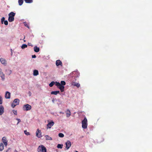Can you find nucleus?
Wrapping results in <instances>:
<instances>
[{
    "label": "nucleus",
    "instance_id": "5701e85b",
    "mask_svg": "<svg viewBox=\"0 0 152 152\" xmlns=\"http://www.w3.org/2000/svg\"><path fill=\"white\" fill-rule=\"evenodd\" d=\"M7 74L8 75H10L12 73V71L10 69H8L6 70Z\"/></svg>",
    "mask_w": 152,
    "mask_h": 152
},
{
    "label": "nucleus",
    "instance_id": "dca6fc26",
    "mask_svg": "<svg viewBox=\"0 0 152 152\" xmlns=\"http://www.w3.org/2000/svg\"><path fill=\"white\" fill-rule=\"evenodd\" d=\"M13 102L16 105H18L19 102V100L18 99H15L14 100Z\"/></svg>",
    "mask_w": 152,
    "mask_h": 152
},
{
    "label": "nucleus",
    "instance_id": "473e14b6",
    "mask_svg": "<svg viewBox=\"0 0 152 152\" xmlns=\"http://www.w3.org/2000/svg\"><path fill=\"white\" fill-rule=\"evenodd\" d=\"M2 103V98L1 96H0V104Z\"/></svg>",
    "mask_w": 152,
    "mask_h": 152
},
{
    "label": "nucleus",
    "instance_id": "4be33fe9",
    "mask_svg": "<svg viewBox=\"0 0 152 152\" xmlns=\"http://www.w3.org/2000/svg\"><path fill=\"white\" fill-rule=\"evenodd\" d=\"M59 93V91H53L51 92V94H52L56 95L57 94Z\"/></svg>",
    "mask_w": 152,
    "mask_h": 152
},
{
    "label": "nucleus",
    "instance_id": "6e6552de",
    "mask_svg": "<svg viewBox=\"0 0 152 152\" xmlns=\"http://www.w3.org/2000/svg\"><path fill=\"white\" fill-rule=\"evenodd\" d=\"M74 80H72L71 83V85L74 86H76L77 88H79L80 86V85L78 83H77L74 81Z\"/></svg>",
    "mask_w": 152,
    "mask_h": 152
},
{
    "label": "nucleus",
    "instance_id": "58836bf2",
    "mask_svg": "<svg viewBox=\"0 0 152 152\" xmlns=\"http://www.w3.org/2000/svg\"><path fill=\"white\" fill-rule=\"evenodd\" d=\"M32 57L33 58H35L36 57V56L35 55H32Z\"/></svg>",
    "mask_w": 152,
    "mask_h": 152
},
{
    "label": "nucleus",
    "instance_id": "4c0bfd02",
    "mask_svg": "<svg viewBox=\"0 0 152 152\" xmlns=\"http://www.w3.org/2000/svg\"><path fill=\"white\" fill-rule=\"evenodd\" d=\"M24 25L25 26L27 27L28 28H29L28 26L26 23H25L24 24Z\"/></svg>",
    "mask_w": 152,
    "mask_h": 152
},
{
    "label": "nucleus",
    "instance_id": "c03bdc74",
    "mask_svg": "<svg viewBox=\"0 0 152 152\" xmlns=\"http://www.w3.org/2000/svg\"><path fill=\"white\" fill-rule=\"evenodd\" d=\"M23 41L24 42H26V40H23Z\"/></svg>",
    "mask_w": 152,
    "mask_h": 152
},
{
    "label": "nucleus",
    "instance_id": "f8f14e48",
    "mask_svg": "<svg viewBox=\"0 0 152 152\" xmlns=\"http://www.w3.org/2000/svg\"><path fill=\"white\" fill-rule=\"evenodd\" d=\"M5 97L6 99H10V93L8 91H6L5 94Z\"/></svg>",
    "mask_w": 152,
    "mask_h": 152
},
{
    "label": "nucleus",
    "instance_id": "7c9ffc66",
    "mask_svg": "<svg viewBox=\"0 0 152 152\" xmlns=\"http://www.w3.org/2000/svg\"><path fill=\"white\" fill-rule=\"evenodd\" d=\"M24 133L27 135H29L30 134L29 132H27L26 130L24 131Z\"/></svg>",
    "mask_w": 152,
    "mask_h": 152
},
{
    "label": "nucleus",
    "instance_id": "72a5a7b5",
    "mask_svg": "<svg viewBox=\"0 0 152 152\" xmlns=\"http://www.w3.org/2000/svg\"><path fill=\"white\" fill-rule=\"evenodd\" d=\"M16 105H17L16 104H15L13 102L12 103L11 105V106L12 107L14 108Z\"/></svg>",
    "mask_w": 152,
    "mask_h": 152
},
{
    "label": "nucleus",
    "instance_id": "aec40b11",
    "mask_svg": "<svg viewBox=\"0 0 152 152\" xmlns=\"http://www.w3.org/2000/svg\"><path fill=\"white\" fill-rule=\"evenodd\" d=\"M39 75L38 71L37 70H34L33 72V75L34 76H37Z\"/></svg>",
    "mask_w": 152,
    "mask_h": 152
},
{
    "label": "nucleus",
    "instance_id": "412c9836",
    "mask_svg": "<svg viewBox=\"0 0 152 152\" xmlns=\"http://www.w3.org/2000/svg\"><path fill=\"white\" fill-rule=\"evenodd\" d=\"M45 139L46 140H52V138L51 137H50L49 135H46L45 136Z\"/></svg>",
    "mask_w": 152,
    "mask_h": 152
},
{
    "label": "nucleus",
    "instance_id": "9b49d317",
    "mask_svg": "<svg viewBox=\"0 0 152 152\" xmlns=\"http://www.w3.org/2000/svg\"><path fill=\"white\" fill-rule=\"evenodd\" d=\"M0 76L2 80H4L5 79L4 74L1 72V69H0Z\"/></svg>",
    "mask_w": 152,
    "mask_h": 152
},
{
    "label": "nucleus",
    "instance_id": "cd10ccee",
    "mask_svg": "<svg viewBox=\"0 0 152 152\" xmlns=\"http://www.w3.org/2000/svg\"><path fill=\"white\" fill-rule=\"evenodd\" d=\"M55 84V82L54 81H52L49 84V86L50 87H52Z\"/></svg>",
    "mask_w": 152,
    "mask_h": 152
},
{
    "label": "nucleus",
    "instance_id": "20e7f679",
    "mask_svg": "<svg viewBox=\"0 0 152 152\" xmlns=\"http://www.w3.org/2000/svg\"><path fill=\"white\" fill-rule=\"evenodd\" d=\"M87 120L86 118H85L82 121V127L83 129H86L87 128Z\"/></svg>",
    "mask_w": 152,
    "mask_h": 152
},
{
    "label": "nucleus",
    "instance_id": "f704fd0d",
    "mask_svg": "<svg viewBox=\"0 0 152 152\" xmlns=\"http://www.w3.org/2000/svg\"><path fill=\"white\" fill-rule=\"evenodd\" d=\"M4 23L5 25H7L8 24V21L7 20H5L4 21Z\"/></svg>",
    "mask_w": 152,
    "mask_h": 152
},
{
    "label": "nucleus",
    "instance_id": "39448f33",
    "mask_svg": "<svg viewBox=\"0 0 152 152\" xmlns=\"http://www.w3.org/2000/svg\"><path fill=\"white\" fill-rule=\"evenodd\" d=\"M31 105L29 104H27L24 105L23 107V109L24 111L29 110L31 109Z\"/></svg>",
    "mask_w": 152,
    "mask_h": 152
},
{
    "label": "nucleus",
    "instance_id": "f257e3e1",
    "mask_svg": "<svg viewBox=\"0 0 152 152\" xmlns=\"http://www.w3.org/2000/svg\"><path fill=\"white\" fill-rule=\"evenodd\" d=\"M15 15V13L13 12H11L9 14L8 20L9 22H12L14 20Z\"/></svg>",
    "mask_w": 152,
    "mask_h": 152
},
{
    "label": "nucleus",
    "instance_id": "a878e982",
    "mask_svg": "<svg viewBox=\"0 0 152 152\" xmlns=\"http://www.w3.org/2000/svg\"><path fill=\"white\" fill-rule=\"evenodd\" d=\"M60 84L61 86H64L66 85V83L64 81H61Z\"/></svg>",
    "mask_w": 152,
    "mask_h": 152
},
{
    "label": "nucleus",
    "instance_id": "7ed1b4c3",
    "mask_svg": "<svg viewBox=\"0 0 152 152\" xmlns=\"http://www.w3.org/2000/svg\"><path fill=\"white\" fill-rule=\"evenodd\" d=\"M55 84L57 86L58 88L60 90L61 92H63L64 91V86H61L60 83L57 82H56Z\"/></svg>",
    "mask_w": 152,
    "mask_h": 152
},
{
    "label": "nucleus",
    "instance_id": "e433bc0d",
    "mask_svg": "<svg viewBox=\"0 0 152 152\" xmlns=\"http://www.w3.org/2000/svg\"><path fill=\"white\" fill-rule=\"evenodd\" d=\"M16 120H17L18 121V122L17 123V124H18L20 122L21 120H20V119H18V118H17Z\"/></svg>",
    "mask_w": 152,
    "mask_h": 152
},
{
    "label": "nucleus",
    "instance_id": "49530a36",
    "mask_svg": "<svg viewBox=\"0 0 152 152\" xmlns=\"http://www.w3.org/2000/svg\"><path fill=\"white\" fill-rule=\"evenodd\" d=\"M75 152H78V151H75Z\"/></svg>",
    "mask_w": 152,
    "mask_h": 152
},
{
    "label": "nucleus",
    "instance_id": "ddd939ff",
    "mask_svg": "<svg viewBox=\"0 0 152 152\" xmlns=\"http://www.w3.org/2000/svg\"><path fill=\"white\" fill-rule=\"evenodd\" d=\"M56 65L58 66L59 65H61V66H62V62L59 60H57L56 61Z\"/></svg>",
    "mask_w": 152,
    "mask_h": 152
},
{
    "label": "nucleus",
    "instance_id": "2f4dec72",
    "mask_svg": "<svg viewBox=\"0 0 152 152\" xmlns=\"http://www.w3.org/2000/svg\"><path fill=\"white\" fill-rule=\"evenodd\" d=\"M5 21V18L4 17H2L1 19V24L3 23V22Z\"/></svg>",
    "mask_w": 152,
    "mask_h": 152
},
{
    "label": "nucleus",
    "instance_id": "79ce46f5",
    "mask_svg": "<svg viewBox=\"0 0 152 152\" xmlns=\"http://www.w3.org/2000/svg\"><path fill=\"white\" fill-rule=\"evenodd\" d=\"M8 151H9V149H8L6 151V152H8Z\"/></svg>",
    "mask_w": 152,
    "mask_h": 152
},
{
    "label": "nucleus",
    "instance_id": "a19ab883",
    "mask_svg": "<svg viewBox=\"0 0 152 152\" xmlns=\"http://www.w3.org/2000/svg\"><path fill=\"white\" fill-rule=\"evenodd\" d=\"M10 50H11V53H12V49H10Z\"/></svg>",
    "mask_w": 152,
    "mask_h": 152
},
{
    "label": "nucleus",
    "instance_id": "1a4fd4ad",
    "mask_svg": "<svg viewBox=\"0 0 152 152\" xmlns=\"http://www.w3.org/2000/svg\"><path fill=\"white\" fill-rule=\"evenodd\" d=\"M71 142L69 141H67L66 143V149H68L71 146Z\"/></svg>",
    "mask_w": 152,
    "mask_h": 152
},
{
    "label": "nucleus",
    "instance_id": "c756f323",
    "mask_svg": "<svg viewBox=\"0 0 152 152\" xmlns=\"http://www.w3.org/2000/svg\"><path fill=\"white\" fill-rule=\"evenodd\" d=\"M58 136L59 137H63L64 136V135L62 133H59L58 134Z\"/></svg>",
    "mask_w": 152,
    "mask_h": 152
},
{
    "label": "nucleus",
    "instance_id": "b1692460",
    "mask_svg": "<svg viewBox=\"0 0 152 152\" xmlns=\"http://www.w3.org/2000/svg\"><path fill=\"white\" fill-rule=\"evenodd\" d=\"M18 2L19 5H21L23 3V0H18Z\"/></svg>",
    "mask_w": 152,
    "mask_h": 152
},
{
    "label": "nucleus",
    "instance_id": "0eeeda50",
    "mask_svg": "<svg viewBox=\"0 0 152 152\" xmlns=\"http://www.w3.org/2000/svg\"><path fill=\"white\" fill-rule=\"evenodd\" d=\"M36 136L37 137H42V133L41 131L38 129L36 132Z\"/></svg>",
    "mask_w": 152,
    "mask_h": 152
},
{
    "label": "nucleus",
    "instance_id": "f3484780",
    "mask_svg": "<svg viewBox=\"0 0 152 152\" xmlns=\"http://www.w3.org/2000/svg\"><path fill=\"white\" fill-rule=\"evenodd\" d=\"M66 113L67 117H69L71 115V112L69 109L67 110Z\"/></svg>",
    "mask_w": 152,
    "mask_h": 152
},
{
    "label": "nucleus",
    "instance_id": "423d86ee",
    "mask_svg": "<svg viewBox=\"0 0 152 152\" xmlns=\"http://www.w3.org/2000/svg\"><path fill=\"white\" fill-rule=\"evenodd\" d=\"M48 123L47 125V129H50L54 124V122L53 121H48Z\"/></svg>",
    "mask_w": 152,
    "mask_h": 152
},
{
    "label": "nucleus",
    "instance_id": "9d476101",
    "mask_svg": "<svg viewBox=\"0 0 152 152\" xmlns=\"http://www.w3.org/2000/svg\"><path fill=\"white\" fill-rule=\"evenodd\" d=\"M2 142L4 143L5 146H7V140L6 137H4L2 138Z\"/></svg>",
    "mask_w": 152,
    "mask_h": 152
},
{
    "label": "nucleus",
    "instance_id": "6ab92c4d",
    "mask_svg": "<svg viewBox=\"0 0 152 152\" xmlns=\"http://www.w3.org/2000/svg\"><path fill=\"white\" fill-rule=\"evenodd\" d=\"M4 145L2 143H0V151H3L4 149Z\"/></svg>",
    "mask_w": 152,
    "mask_h": 152
},
{
    "label": "nucleus",
    "instance_id": "a18cd8bd",
    "mask_svg": "<svg viewBox=\"0 0 152 152\" xmlns=\"http://www.w3.org/2000/svg\"><path fill=\"white\" fill-rule=\"evenodd\" d=\"M25 36H24V39L25 38Z\"/></svg>",
    "mask_w": 152,
    "mask_h": 152
},
{
    "label": "nucleus",
    "instance_id": "2eb2a0df",
    "mask_svg": "<svg viewBox=\"0 0 152 152\" xmlns=\"http://www.w3.org/2000/svg\"><path fill=\"white\" fill-rule=\"evenodd\" d=\"M4 112V108L2 106H0V115H1Z\"/></svg>",
    "mask_w": 152,
    "mask_h": 152
},
{
    "label": "nucleus",
    "instance_id": "de8ad7c7",
    "mask_svg": "<svg viewBox=\"0 0 152 152\" xmlns=\"http://www.w3.org/2000/svg\"><path fill=\"white\" fill-rule=\"evenodd\" d=\"M16 152H18L17 151H16Z\"/></svg>",
    "mask_w": 152,
    "mask_h": 152
},
{
    "label": "nucleus",
    "instance_id": "393cba45",
    "mask_svg": "<svg viewBox=\"0 0 152 152\" xmlns=\"http://www.w3.org/2000/svg\"><path fill=\"white\" fill-rule=\"evenodd\" d=\"M26 3H31L33 2V0H24Z\"/></svg>",
    "mask_w": 152,
    "mask_h": 152
},
{
    "label": "nucleus",
    "instance_id": "c9c22d12",
    "mask_svg": "<svg viewBox=\"0 0 152 152\" xmlns=\"http://www.w3.org/2000/svg\"><path fill=\"white\" fill-rule=\"evenodd\" d=\"M13 112L14 114L15 115H17V110H13Z\"/></svg>",
    "mask_w": 152,
    "mask_h": 152
},
{
    "label": "nucleus",
    "instance_id": "a211bd4d",
    "mask_svg": "<svg viewBox=\"0 0 152 152\" xmlns=\"http://www.w3.org/2000/svg\"><path fill=\"white\" fill-rule=\"evenodd\" d=\"M34 51L36 52H38L39 51V48L37 46H35L34 47Z\"/></svg>",
    "mask_w": 152,
    "mask_h": 152
},
{
    "label": "nucleus",
    "instance_id": "bb28decb",
    "mask_svg": "<svg viewBox=\"0 0 152 152\" xmlns=\"http://www.w3.org/2000/svg\"><path fill=\"white\" fill-rule=\"evenodd\" d=\"M63 145L62 144H58L57 146L58 148H62L63 147Z\"/></svg>",
    "mask_w": 152,
    "mask_h": 152
},
{
    "label": "nucleus",
    "instance_id": "f03ea898",
    "mask_svg": "<svg viewBox=\"0 0 152 152\" xmlns=\"http://www.w3.org/2000/svg\"><path fill=\"white\" fill-rule=\"evenodd\" d=\"M37 150L38 152H46V148L42 145L39 146Z\"/></svg>",
    "mask_w": 152,
    "mask_h": 152
},
{
    "label": "nucleus",
    "instance_id": "c85d7f7f",
    "mask_svg": "<svg viewBox=\"0 0 152 152\" xmlns=\"http://www.w3.org/2000/svg\"><path fill=\"white\" fill-rule=\"evenodd\" d=\"M27 47V45L26 44H23L22 46H21V48L22 49H24L25 48H26Z\"/></svg>",
    "mask_w": 152,
    "mask_h": 152
},
{
    "label": "nucleus",
    "instance_id": "37998d69",
    "mask_svg": "<svg viewBox=\"0 0 152 152\" xmlns=\"http://www.w3.org/2000/svg\"><path fill=\"white\" fill-rule=\"evenodd\" d=\"M12 53H11V56H12Z\"/></svg>",
    "mask_w": 152,
    "mask_h": 152
},
{
    "label": "nucleus",
    "instance_id": "4468645a",
    "mask_svg": "<svg viewBox=\"0 0 152 152\" xmlns=\"http://www.w3.org/2000/svg\"><path fill=\"white\" fill-rule=\"evenodd\" d=\"M0 60L1 63L2 64H4V65H6V64H7V61L5 59H4L3 58H1L0 59Z\"/></svg>",
    "mask_w": 152,
    "mask_h": 152
},
{
    "label": "nucleus",
    "instance_id": "ea45409f",
    "mask_svg": "<svg viewBox=\"0 0 152 152\" xmlns=\"http://www.w3.org/2000/svg\"><path fill=\"white\" fill-rule=\"evenodd\" d=\"M77 73V72H75V71L73 72V74H76V73Z\"/></svg>",
    "mask_w": 152,
    "mask_h": 152
}]
</instances>
